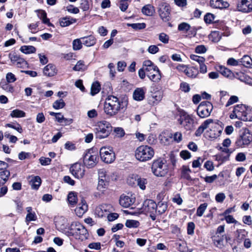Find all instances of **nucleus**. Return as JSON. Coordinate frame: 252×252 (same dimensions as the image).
Instances as JSON below:
<instances>
[{
    "instance_id": "1",
    "label": "nucleus",
    "mask_w": 252,
    "mask_h": 252,
    "mask_svg": "<svg viewBox=\"0 0 252 252\" xmlns=\"http://www.w3.org/2000/svg\"><path fill=\"white\" fill-rule=\"evenodd\" d=\"M126 106V101H121L115 96L109 95L105 102L104 111L107 115L113 117L121 111L125 110Z\"/></svg>"
},
{
    "instance_id": "2",
    "label": "nucleus",
    "mask_w": 252,
    "mask_h": 252,
    "mask_svg": "<svg viewBox=\"0 0 252 252\" xmlns=\"http://www.w3.org/2000/svg\"><path fill=\"white\" fill-rule=\"evenodd\" d=\"M65 234L68 236H73L75 239L81 241L87 239L89 236L87 229L78 221L73 222L71 223L70 228L65 232Z\"/></svg>"
},
{
    "instance_id": "3",
    "label": "nucleus",
    "mask_w": 252,
    "mask_h": 252,
    "mask_svg": "<svg viewBox=\"0 0 252 252\" xmlns=\"http://www.w3.org/2000/svg\"><path fill=\"white\" fill-rule=\"evenodd\" d=\"M177 115L179 117L177 119L179 124L187 130H191L194 127V120L192 115H189L184 110L177 109Z\"/></svg>"
},
{
    "instance_id": "4",
    "label": "nucleus",
    "mask_w": 252,
    "mask_h": 252,
    "mask_svg": "<svg viewBox=\"0 0 252 252\" xmlns=\"http://www.w3.org/2000/svg\"><path fill=\"white\" fill-rule=\"evenodd\" d=\"M152 171L157 177H165L169 172L168 166L164 159L155 160L152 165Z\"/></svg>"
},
{
    "instance_id": "5",
    "label": "nucleus",
    "mask_w": 252,
    "mask_h": 252,
    "mask_svg": "<svg viewBox=\"0 0 252 252\" xmlns=\"http://www.w3.org/2000/svg\"><path fill=\"white\" fill-rule=\"evenodd\" d=\"M154 150L152 147L142 145L136 149L135 156L137 160L144 162L151 159L154 157Z\"/></svg>"
},
{
    "instance_id": "6",
    "label": "nucleus",
    "mask_w": 252,
    "mask_h": 252,
    "mask_svg": "<svg viewBox=\"0 0 252 252\" xmlns=\"http://www.w3.org/2000/svg\"><path fill=\"white\" fill-rule=\"evenodd\" d=\"M112 131L110 124L105 121L99 122L97 123L94 128V133L96 138L103 139L107 137Z\"/></svg>"
},
{
    "instance_id": "7",
    "label": "nucleus",
    "mask_w": 252,
    "mask_h": 252,
    "mask_svg": "<svg viewBox=\"0 0 252 252\" xmlns=\"http://www.w3.org/2000/svg\"><path fill=\"white\" fill-rule=\"evenodd\" d=\"M252 142V133L245 129L242 134L238 137L235 142L237 148H244L248 146Z\"/></svg>"
},
{
    "instance_id": "8",
    "label": "nucleus",
    "mask_w": 252,
    "mask_h": 252,
    "mask_svg": "<svg viewBox=\"0 0 252 252\" xmlns=\"http://www.w3.org/2000/svg\"><path fill=\"white\" fill-rule=\"evenodd\" d=\"M213 108V105L209 101H204L201 102L197 109V114L201 118H205L210 115Z\"/></svg>"
},
{
    "instance_id": "9",
    "label": "nucleus",
    "mask_w": 252,
    "mask_h": 252,
    "mask_svg": "<svg viewBox=\"0 0 252 252\" xmlns=\"http://www.w3.org/2000/svg\"><path fill=\"white\" fill-rule=\"evenodd\" d=\"M100 156L101 160L105 163H111L115 159V155L112 148L103 147L100 149Z\"/></svg>"
},
{
    "instance_id": "10",
    "label": "nucleus",
    "mask_w": 252,
    "mask_h": 252,
    "mask_svg": "<svg viewBox=\"0 0 252 252\" xmlns=\"http://www.w3.org/2000/svg\"><path fill=\"white\" fill-rule=\"evenodd\" d=\"M157 204L153 200L147 199L143 204V211L147 214H150V217L153 220H156Z\"/></svg>"
},
{
    "instance_id": "11",
    "label": "nucleus",
    "mask_w": 252,
    "mask_h": 252,
    "mask_svg": "<svg viewBox=\"0 0 252 252\" xmlns=\"http://www.w3.org/2000/svg\"><path fill=\"white\" fill-rule=\"evenodd\" d=\"M247 111V106L244 104H238L236 105L233 109V113L230 115L231 119L237 118L243 121L244 119V115Z\"/></svg>"
},
{
    "instance_id": "12",
    "label": "nucleus",
    "mask_w": 252,
    "mask_h": 252,
    "mask_svg": "<svg viewBox=\"0 0 252 252\" xmlns=\"http://www.w3.org/2000/svg\"><path fill=\"white\" fill-rule=\"evenodd\" d=\"M158 14L162 20L165 22L170 19V9L169 5L166 3L161 2L158 6Z\"/></svg>"
},
{
    "instance_id": "13",
    "label": "nucleus",
    "mask_w": 252,
    "mask_h": 252,
    "mask_svg": "<svg viewBox=\"0 0 252 252\" xmlns=\"http://www.w3.org/2000/svg\"><path fill=\"white\" fill-rule=\"evenodd\" d=\"M98 158L97 155L88 152L84 156V163L88 168L94 167L97 162Z\"/></svg>"
},
{
    "instance_id": "14",
    "label": "nucleus",
    "mask_w": 252,
    "mask_h": 252,
    "mask_svg": "<svg viewBox=\"0 0 252 252\" xmlns=\"http://www.w3.org/2000/svg\"><path fill=\"white\" fill-rule=\"evenodd\" d=\"M70 170L72 174L77 179H81L85 175V167L79 163L72 165Z\"/></svg>"
},
{
    "instance_id": "15",
    "label": "nucleus",
    "mask_w": 252,
    "mask_h": 252,
    "mask_svg": "<svg viewBox=\"0 0 252 252\" xmlns=\"http://www.w3.org/2000/svg\"><path fill=\"white\" fill-rule=\"evenodd\" d=\"M237 9L244 13L251 12L252 11V0H239Z\"/></svg>"
},
{
    "instance_id": "16",
    "label": "nucleus",
    "mask_w": 252,
    "mask_h": 252,
    "mask_svg": "<svg viewBox=\"0 0 252 252\" xmlns=\"http://www.w3.org/2000/svg\"><path fill=\"white\" fill-rule=\"evenodd\" d=\"M211 128L209 133V137L212 139H215L219 137L220 133V125L219 124V121H214L212 120V122L210 124Z\"/></svg>"
},
{
    "instance_id": "17",
    "label": "nucleus",
    "mask_w": 252,
    "mask_h": 252,
    "mask_svg": "<svg viewBox=\"0 0 252 252\" xmlns=\"http://www.w3.org/2000/svg\"><path fill=\"white\" fill-rule=\"evenodd\" d=\"M162 93L160 91L152 92L149 97V103L155 105L158 104L162 98Z\"/></svg>"
},
{
    "instance_id": "18",
    "label": "nucleus",
    "mask_w": 252,
    "mask_h": 252,
    "mask_svg": "<svg viewBox=\"0 0 252 252\" xmlns=\"http://www.w3.org/2000/svg\"><path fill=\"white\" fill-rule=\"evenodd\" d=\"M135 199L128 195L123 194L119 199L120 204L124 208H128L134 203Z\"/></svg>"
},
{
    "instance_id": "19",
    "label": "nucleus",
    "mask_w": 252,
    "mask_h": 252,
    "mask_svg": "<svg viewBox=\"0 0 252 252\" xmlns=\"http://www.w3.org/2000/svg\"><path fill=\"white\" fill-rule=\"evenodd\" d=\"M58 70L56 66L51 63H49L45 66L43 69V74L48 77H52L57 73Z\"/></svg>"
},
{
    "instance_id": "20",
    "label": "nucleus",
    "mask_w": 252,
    "mask_h": 252,
    "mask_svg": "<svg viewBox=\"0 0 252 252\" xmlns=\"http://www.w3.org/2000/svg\"><path fill=\"white\" fill-rule=\"evenodd\" d=\"M147 76L152 81L154 82H158L161 78V74L158 68L154 69L152 72L148 73Z\"/></svg>"
},
{
    "instance_id": "21",
    "label": "nucleus",
    "mask_w": 252,
    "mask_h": 252,
    "mask_svg": "<svg viewBox=\"0 0 252 252\" xmlns=\"http://www.w3.org/2000/svg\"><path fill=\"white\" fill-rule=\"evenodd\" d=\"M110 206L106 204L101 205L97 207L95 210V214L99 218H102L107 216L108 212L107 211Z\"/></svg>"
},
{
    "instance_id": "22",
    "label": "nucleus",
    "mask_w": 252,
    "mask_h": 252,
    "mask_svg": "<svg viewBox=\"0 0 252 252\" xmlns=\"http://www.w3.org/2000/svg\"><path fill=\"white\" fill-rule=\"evenodd\" d=\"M88 205L85 200H82L81 202L78 205V206L75 209V212L77 216L80 217L87 211Z\"/></svg>"
},
{
    "instance_id": "23",
    "label": "nucleus",
    "mask_w": 252,
    "mask_h": 252,
    "mask_svg": "<svg viewBox=\"0 0 252 252\" xmlns=\"http://www.w3.org/2000/svg\"><path fill=\"white\" fill-rule=\"evenodd\" d=\"M146 89L143 88L136 89L133 93V98L137 101L142 100L145 97Z\"/></svg>"
},
{
    "instance_id": "24",
    "label": "nucleus",
    "mask_w": 252,
    "mask_h": 252,
    "mask_svg": "<svg viewBox=\"0 0 252 252\" xmlns=\"http://www.w3.org/2000/svg\"><path fill=\"white\" fill-rule=\"evenodd\" d=\"M9 58L13 64L17 65L18 67H21V65H26V61L22 58H20L17 55L9 54Z\"/></svg>"
},
{
    "instance_id": "25",
    "label": "nucleus",
    "mask_w": 252,
    "mask_h": 252,
    "mask_svg": "<svg viewBox=\"0 0 252 252\" xmlns=\"http://www.w3.org/2000/svg\"><path fill=\"white\" fill-rule=\"evenodd\" d=\"M212 122V119H207L205 120L197 129L195 132L196 136H200L204 132L205 129L207 128Z\"/></svg>"
},
{
    "instance_id": "26",
    "label": "nucleus",
    "mask_w": 252,
    "mask_h": 252,
    "mask_svg": "<svg viewBox=\"0 0 252 252\" xmlns=\"http://www.w3.org/2000/svg\"><path fill=\"white\" fill-rule=\"evenodd\" d=\"M81 39L82 41V43L87 47L92 46L96 43V39L93 35L83 37Z\"/></svg>"
},
{
    "instance_id": "27",
    "label": "nucleus",
    "mask_w": 252,
    "mask_h": 252,
    "mask_svg": "<svg viewBox=\"0 0 252 252\" xmlns=\"http://www.w3.org/2000/svg\"><path fill=\"white\" fill-rule=\"evenodd\" d=\"M142 66L145 69L147 75L148 73L152 72L154 69H157V66L150 60L145 61L143 63Z\"/></svg>"
},
{
    "instance_id": "28",
    "label": "nucleus",
    "mask_w": 252,
    "mask_h": 252,
    "mask_svg": "<svg viewBox=\"0 0 252 252\" xmlns=\"http://www.w3.org/2000/svg\"><path fill=\"white\" fill-rule=\"evenodd\" d=\"M191 172V170L188 166L183 165L181 168V177L188 181H191L192 179L190 176Z\"/></svg>"
},
{
    "instance_id": "29",
    "label": "nucleus",
    "mask_w": 252,
    "mask_h": 252,
    "mask_svg": "<svg viewBox=\"0 0 252 252\" xmlns=\"http://www.w3.org/2000/svg\"><path fill=\"white\" fill-rule=\"evenodd\" d=\"M76 21V20L74 18L70 17H65L60 20V24L62 27H65L75 23Z\"/></svg>"
},
{
    "instance_id": "30",
    "label": "nucleus",
    "mask_w": 252,
    "mask_h": 252,
    "mask_svg": "<svg viewBox=\"0 0 252 252\" xmlns=\"http://www.w3.org/2000/svg\"><path fill=\"white\" fill-rule=\"evenodd\" d=\"M231 141L228 138L225 139L222 142V145L224 147V148H221V152L227 154V156L228 157L232 153V151L230 149H228V147L230 145Z\"/></svg>"
},
{
    "instance_id": "31",
    "label": "nucleus",
    "mask_w": 252,
    "mask_h": 252,
    "mask_svg": "<svg viewBox=\"0 0 252 252\" xmlns=\"http://www.w3.org/2000/svg\"><path fill=\"white\" fill-rule=\"evenodd\" d=\"M155 11L154 7L151 4L146 5L142 9L143 14L147 16H152Z\"/></svg>"
},
{
    "instance_id": "32",
    "label": "nucleus",
    "mask_w": 252,
    "mask_h": 252,
    "mask_svg": "<svg viewBox=\"0 0 252 252\" xmlns=\"http://www.w3.org/2000/svg\"><path fill=\"white\" fill-rule=\"evenodd\" d=\"M92 5V0H80V8L83 11H88Z\"/></svg>"
},
{
    "instance_id": "33",
    "label": "nucleus",
    "mask_w": 252,
    "mask_h": 252,
    "mask_svg": "<svg viewBox=\"0 0 252 252\" xmlns=\"http://www.w3.org/2000/svg\"><path fill=\"white\" fill-rule=\"evenodd\" d=\"M157 214L161 215L167 210V204L165 202L160 201L157 204Z\"/></svg>"
},
{
    "instance_id": "34",
    "label": "nucleus",
    "mask_w": 252,
    "mask_h": 252,
    "mask_svg": "<svg viewBox=\"0 0 252 252\" xmlns=\"http://www.w3.org/2000/svg\"><path fill=\"white\" fill-rule=\"evenodd\" d=\"M240 64L245 67H249L252 65V59L250 56L245 55L240 60Z\"/></svg>"
},
{
    "instance_id": "35",
    "label": "nucleus",
    "mask_w": 252,
    "mask_h": 252,
    "mask_svg": "<svg viewBox=\"0 0 252 252\" xmlns=\"http://www.w3.org/2000/svg\"><path fill=\"white\" fill-rule=\"evenodd\" d=\"M41 183V179L39 176L34 177L31 181V187L32 189H37Z\"/></svg>"
},
{
    "instance_id": "36",
    "label": "nucleus",
    "mask_w": 252,
    "mask_h": 252,
    "mask_svg": "<svg viewBox=\"0 0 252 252\" xmlns=\"http://www.w3.org/2000/svg\"><path fill=\"white\" fill-rule=\"evenodd\" d=\"M67 200L71 206H74L77 203V197L75 192H70L67 196Z\"/></svg>"
},
{
    "instance_id": "37",
    "label": "nucleus",
    "mask_w": 252,
    "mask_h": 252,
    "mask_svg": "<svg viewBox=\"0 0 252 252\" xmlns=\"http://www.w3.org/2000/svg\"><path fill=\"white\" fill-rule=\"evenodd\" d=\"M135 181H136V183L141 189L144 190L145 189L146 185L147 184V181L145 178L137 176L135 177Z\"/></svg>"
},
{
    "instance_id": "38",
    "label": "nucleus",
    "mask_w": 252,
    "mask_h": 252,
    "mask_svg": "<svg viewBox=\"0 0 252 252\" xmlns=\"http://www.w3.org/2000/svg\"><path fill=\"white\" fill-rule=\"evenodd\" d=\"M7 81L1 80L0 83V87L7 92L12 93L14 91V88L9 85Z\"/></svg>"
},
{
    "instance_id": "39",
    "label": "nucleus",
    "mask_w": 252,
    "mask_h": 252,
    "mask_svg": "<svg viewBox=\"0 0 252 252\" xmlns=\"http://www.w3.org/2000/svg\"><path fill=\"white\" fill-rule=\"evenodd\" d=\"M20 51L26 54L33 53L36 51V49L32 46H22L20 48Z\"/></svg>"
},
{
    "instance_id": "40",
    "label": "nucleus",
    "mask_w": 252,
    "mask_h": 252,
    "mask_svg": "<svg viewBox=\"0 0 252 252\" xmlns=\"http://www.w3.org/2000/svg\"><path fill=\"white\" fill-rule=\"evenodd\" d=\"M221 75L230 79L234 77V73L229 69L221 66Z\"/></svg>"
},
{
    "instance_id": "41",
    "label": "nucleus",
    "mask_w": 252,
    "mask_h": 252,
    "mask_svg": "<svg viewBox=\"0 0 252 252\" xmlns=\"http://www.w3.org/2000/svg\"><path fill=\"white\" fill-rule=\"evenodd\" d=\"M108 184L109 182L108 181H104L102 180V179H101V180H98L97 189L99 191L103 193L105 189H107Z\"/></svg>"
},
{
    "instance_id": "42",
    "label": "nucleus",
    "mask_w": 252,
    "mask_h": 252,
    "mask_svg": "<svg viewBox=\"0 0 252 252\" xmlns=\"http://www.w3.org/2000/svg\"><path fill=\"white\" fill-rule=\"evenodd\" d=\"M184 72L188 76L191 78H195L198 73L197 70L193 67L186 68Z\"/></svg>"
},
{
    "instance_id": "43",
    "label": "nucleus",
    "mask_w": 252,
    "mask_h": 252,
    "mask_svg": "<svg viewBox=\"0 0 252 252\" xmlns=\"http://www.w3.org/2000/svg\"><path fill=\"white\" fill-rule=\"evenodd\" d=\"M38 16L42 20L43 23L48 25H51L49 22V19L47 18L46 13L44 10H38Z\"/></svg>"
},
{
    "instance_id": "44",
    "label": "nucleus",
    "mask_w": 252,
    "mask_h": 252,
    "mask_svg": "<svg viewBox=\"0 0 252 252\" xmlns=\"http://www.w3.org/2000/svg\"><path fill=\"white\" fill-rule=\"evenodd\" d=\"M98 177L99 180L102 179L104 181L109 182V176L104 169H101L98 171Z\"/></svg>"
},
{
    "instance_id": "45",
    "label": "nucleus",
    "mask_w": 252,
    "mask_h": 252,
    "mask_svg": "<svg viewBox=\"0 0 252 252\" xmlns=\"http://www.w3.org/2000/svg\"><path fill=\"white\" fill-rule=\"evenodd\" d=\"M87 69V66L85 65L84 61H79L76 65L73 67L74 71H82Z\"/></svg>"
},
{
    "instance_id": "46",
    "label": "nucleus",
    "mask_w": 252,
    "mask_h": 252,
    "mask_svg": "<svg viewBox=\"0 0 252 252\" xmlns=\"http://www.w3.org/2000/svg\"><path fill=\"white\" fill-rule=\"evenodd\" d=\"M220 226L218 227L216 234L212 236L213 241L215 245L217 246H218L220 244Z\"/></svg>"
},
{
    "instance_id": "47",
    "label": "nucleus",
    "mask_w": 252,
    "mask_h": 252,
    "mask_svg": "<svg viewBox=\"0 0 252 252\" xmlns=\"http://www.w3.org/2000/svg\"><path fill=\"white\" fill-rule=\"evenodd\" d=\"M25 113L22 110L15 109L11 111L10 116L12 118H22L25 116Z\"/></svg>"
},
{
    "instance_id": "48",
    "label": "nucleus",
    "mask_w": 252,
    "mask_h": 252,
    "mask_svg": "<svg viewBox=\"0 0 252 252\" xmlns=\"http://www.w3.org/2000/svg\"><path fill=\"white\" fill-rule=\"evenodd\" d=\"M244 115L245 118L243 121H252V108L247 106V111H246V113Z\"/></svg>"
},
{
    "instance_id": "49",
    "label": "nucleus",
    "mask_w": 252,
    "mask_h": 252,
    "mask_svg": "<svg viewBox=\"0 0 252 252\" xmlns=\"http://www.w3.org/2000/svg\"><path fill=\"white\" fill-rule=\"evenodd\" d=\"M209 38L212 41L217 42L220 39V36L219 35V31L212 32L209 35Z\"/></svg>"
},
{
    "instance_id": "50",
    "label": "nucleus",
    "mask_w": 252,
    "mask_h": 252,
    "mask_svg": "<svg viewBox=\"0 0 252 252\" xmlns=\"http://www.w3.org/2000/svg\"><path fill=\"white\" fill-rule=\"evenodd\" d=\"M82 41L81 39H76L73 41L72 46L74 50H78L82 47Z\"/></svg>"
},
{
    "instance_id": "51",
    "label": "nucleus",
    "mask_w": 252,
    "mask_h": 252,
    "mask_svg": "<svg viewBox=\"0 0 252 252\" xmlns=\"http://www.w3.org/2000/svg\"><path fill=\"white\" fill-rule=\"evenodd\" d=\"M200 29H201L200 27H194V26H193V27L190 26L189 30L188 31V32H187L188 36L189 37L195 36V35H196L197 31Z\"/></svg>"
},
{
    "instance_id": "52",
    "label": "nucleus",
    "mask_w": 252,
    "mask_h": 252,
    "mask_svg": "<svg viewBox=\"0 0 252 252\" xmlns=\"http://www.w3.org/2000/svg\"><path fill=\"white\" fill-rule=\"evenodd\" d=\"M65 105V102L62 99L55 101L53 104V107L55 109H60L63 108Z\"/></svg>"
},
{
    "instance_id": "53",
    "label": "nucleus",
    "mask_w": 252,
    "mask_h": 252,
    "mask_svg": "<svg viewBox=\"0 0 252 252\" xmlns=\"http://www.w3.org/2000/svg\"><path fill=\"white\" fill-rule=\"evenodd\" d=\"M100 89V86L98 82H95L94 83L91 87V94L94 95L97 94Z\"/></svg>"
},
{
    "instance_id": "54",
    "label": "nucleus",
    "mask_w": 252,
    "mask_h": 252,
    "mask_svg": "<svg viewBox=\"0 0 252 252\" xmlns=\"http://www.w3.org/2000/svg\"><path fill=\"white\" fill-rule=\"evenodd\" d=\"M207 204L206 203L201 204L197 208L196 215L199 217H201L204 214L205 211L207 207Z\"/></svg>"
},
{
    "instance_id": "55",
    "label": "nucleus",
    "mask_w": 252,
    "mask_h": 252,
    "mask_svg": "<svg viewBox=\"0 0 252 252\" xmlns=\"http://www.w3.org/2000/svg\"><path fill=\"white\" fill-rule=\"evenodd\" d=\"M9 176L10 172L7 170L0 172V178L2 179V184L5 183Z\"/></svg>"
},
{
    "instance_id": "56",
    "label": "nucleus",
    "mask_w": 252,
    "mask_h": 252,
    "mask_svg": "<svg viewBox=\"0 0 252 252\" xmlns=\"http://www.w3.org/2000/svg\"><path fill=\"white\" fill-rule=\"evenodd\" d=\"M190 26L187 23L183 22L178 25V29L180 31H183L187 33Z\"/></svg>"
},
{
    "instance_id": "57",
    "label": "nucleus",
    "mask_w": 252,
    "mask_h": 252,
    "mask_svg": "<svg viewBox=\"0 0 252 252\" xmlns=\"http://www.w3.org/2000/svg\"><path fill=\"white\" fill-rule=\"evenodd\" d=\"M126 226L128 228H136L139 226V222L135 220H127L126 222Z\"/></svg>"
},
{
    "instance_id": "58",
    "label": "nucleus",
    "mask_w": 252,
    "mask_h": 252,
    "mask_svg": "<svg viewBox=\"0 0 252 252\" xmlns=\"http://www.w3.org/2000/svg\"><path fill=\"white\" fill-rule=\"evenodd\" d=\"M215 19V16L210 13H207L205 14L204 17V22L207 24H210L213 22Z\"/></svg>"
},
{
    "instance_id": "59",
    "label": "nucleus",
    "mask_w": 252,
    "mask_h": 252,
    "mask_svg": "<svg viewBox=\"0 0 252 252\" xmlns=\"http://www.w3.org/2000/svg\"><path fill=\"white\" fill-rule=\"evenodd\" d=\"M128 26L131 27L135 30H141L145 28L146 24L144 23H134V24H128Z\"/></svg>"
},
{
    "instance_id": "60",
    "label": "nucleus",
    "mask_w": 252,
    "mask_h": 252,
    "mask_svg": "<svg viewBox=\"0 0 252 252\" xmlns=\"http://www.w3.org/2000/svg\"><path fill=\"white\" fill-rule=\"evenodd\" d=\"M56 119L59 123H62L64 121L65 123L69 122V124L72 123V120L70 119L68 120L67 119L64 118L63 116L60 113H58L56 116Z\"/></svg>"
},
{
    "instance_id": "61",
    "label": "nucleus",
    "mask_w": 252,
    "mask_h": 252,
    "mask_svg": "<svg viewBox=\"0 0 252 252\" xmlns=\"http://www.w3.org/2000/svg\"><path fill=\"white\" fill-rule=\"evenodd\" d=\"M190 58L191 60L197 62V63H199V64L204 63L205 62V60L203 57L198 56L195 55H191L190 56Z\"/></svg>"
},
{
    "instance_id": "62",
    "label": "nucleus",
    "mask_w": 252,
    "mask_h": 252,
    "mask_svg": "<svg viewBox=\"0 0 252 252\" xmlns=\"http://www.w3.org/2000/svg\"><path fill=\"white\" fill-rule=\"evenodd\" d=\"M225 220L228 223H235L236 224H241L238 221L235 220L234 218L229 215L224 216Z\"/></svg>"
},
{
    "instance_id": "63",
    "label": "nucleus",
    "mask_w": 252,
    "mask_h": 252,
    "mask_svg": "<svg viewBox=\"0 0 252 252\" xmlns=\"http://www.w3.org/2000/svg\"><path fill=\"white\" fill-rule=\"evenodd\" d=\"M237 234V238L242 240L244 239L248 232L245 229H239L236 231Z\"/></svg>"
},
{
    "instance_id": "64",
    "label": "nucleus",
    "mask_w": 252,
    "mask_h": 252,
    "mask_svg": "<svg viewBox=\"0 0 252 252\" xmlns=\"http://www.w3.org/2000/svg\"><path fill=\"white\" fill-rule=\"evenodd\" d=\"M37 217L35 212L30 213L28 214L26 217V221L29 222L31 221H34L36 220Z\"/></svg>"
}]
</instances>
